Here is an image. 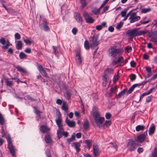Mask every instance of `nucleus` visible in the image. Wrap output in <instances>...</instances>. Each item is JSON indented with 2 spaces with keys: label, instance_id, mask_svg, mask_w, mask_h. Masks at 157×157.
<instances>
[{
  "label": "nucleus",
  "instance_id": "f257e3e1",
  "mask_svg": "<svg viewBox=\"0 0 157 157\" xmlns=\"http://www.w3.org/2000/svg\"><path fill=\"white\" fill-rule=\"evenodd\" d=\"M93 116L95 123L99 127H102V124L105 121L103 117H100V114L96 108H94L93 110Z\"/></svg>",
  "mask_w": 157,
  "mask_h": 157
},
{
  "label": "nucleus",
  "instance_id": "f03ea898",
  "mask_svg": "<svg viewBox=\"0 0 157 157\" xmlns=\"http://www.w3.org/2000/svg\"><path fill=\"white\" fill-rule=\"evenodd\" d=\"M89 39L90 42H91L90 44V47L92 49L95 48L94 51V53H95L98 49V47H97L99 42L98 40V36H94L90 37Z\"/></svg>",
  "mask_w": 157,
  "mask_h": 157
},
{
  "label": "nucleus",
  "instance_id": "7ed1b4c3",
  "mask_svg": "<svg viewBox=\"0 0 157 157\" xmlns=\"http://www.w3.org/2000/svg\"><path fill=\"white\" fill-rule=\"evenodd\" d=\"M111 70L108 69L105 71L104 75L102 76V80L103 82L102 85L103 86H105L107 83L110 82V81L109 80V78L110 76L108 75L107 74L108 72L109 74H110L111 73Z\"/></svg>",
  "mask_w": 157,
  "mask_h": 157
},
{
  "label": "nucleus",
  "instance_id": "20e7f679",
  "mask_svg": "<svg viewBox=\"0 0 157 157\" xmlns=\"http://www.w3.org/2000/svg\"><path fill=\"white\" fill-rule=\"evenodd\" d=\"M6 139L8 143L7 148L10 150V152L13 156L15 155V148L12 142L11 139L10 135L7 136Z\"/></svg>",
  "mask_w": 157,
  "mask_h": 157
},
{
  "label": "nucleus",
  "instance_id": "39448f33",
  "mask_svg": "<svg viewBox=\"0 0 157 157\" xmlns=\"http://www.w3.org/2000/svg\"><path fill=\"white\" fill-rule=\"evenodd\" d=\"M127 146L129 150L132 151L136 149V147L138 146V144L136 140L131 139L129 140Z\"/></svg>",
  "mask_w": 157,
  "mask_h": 157
},
{
  "label": "nucleus",
  "instance_id": "423d86ee",
  "mask_svg": "<svg viewBox=\"0 0 157 157\" xmlns=\"http://www.w3.org/2000/svg\"><path fill=\"white\" fill-rule=\"evenodd\" d=\"M109 55L113 58L116 57L118 54L120 53L121 52L119 49L116 48V46H113L109 49Z\"/></svg>",
  "mask_w": 157,
  "mask_h": 157
},
{
  "label": "nucleus",
  "instance_id": "0eeeda50",
  "mask_svg": "<svg viewBox=\"0 0 157 157\" xmlns=\"http://www.w3.org/2000/svg\"><path fill=\"white\" fill-rule=\"evenodd\" d=\"M83 16L86 23L92 24L94 22V19L90 16L87 12H84L83 13Z\"/></svg>",
  "mask_w": 157,
  "mask_h": 157
},
{
  "label": "nucleus",
  "instance_id": "6e6552de",
  "mask_svg": "<svg viewBox=\"0 0 157 157\" xmlns=\"http://www.w3.org/2000/svg\"><path fill=\"white\" fill-rule=\"evenodd\" d=\"M0 43L3 45H4L5 44H6V45L3 46L2 47V48L5 50H6L10 45L9 40H6L5 38L4 37H2L0 39Z\"/></svg>",
  "mask_w": 157,
  "mask_h": 157
},
{
  "label": "nucleus",
  "instance_id": "1a4fd4ad",
  "mask_svg": "<svg viewBox=\"0 0 157 157\" xmlns=\"http://www.w3.org/2000/svg\"><path fill=\"white\" fill-rule=\"evenodd\" d=\"M138 29L136 28L132 29H129L127 32L126 34L128 36L132 38L137 36V31Z\"/></svg>",
  "mask_w": 157,
  "mask_h": 157
},
{
  "label": "nucleus",
  "instance_id": "9d476101",
  "mask_svg": "<svg viewBox=\"0 0 157 157\" xmlns=\"http://www.w3.org/2000/svg\"><path fill=\"white\" fill-rule=\"evenodd\" d=\"M93 153L95 157L98 156L100 152V151L98 145L94 144L93 145Z\"/></svg>",
  "mask_w": 157,
  "mask_h": 157
},
{
  "label": "nucleus",
  "instance_id": "9b49d317",
  "mask_svg": "<svg viewBox=\"0 0 157 157\" xmlns=\"http://www.w3.org/2000/svg\"><path fill=\"white\" fill-rule=\"evenodd\" d=\"M37 66L39 72L43 76L46 78H48V76L47 73L42 66L39 64Z\"/></svg>",
  "mask_w": 157,
  "mask_h": 157
},
{
  "label": "nucleus",
  "instance_id": "f8f14e48",
  "mask_svg": "<svg viewBox=\"0 0 157 157\" xmlns=\"http://www.w3.org/2000/svg\"><path fill=\"white\" fill-rule=\"evenodd\" d=\"M65 122L67 125L70 127L73 128L75 126V122L73 121L69 120L67 117L66 118Z\"/></svg>",
  "mask_w": 157,
  "mask_h": 157
},
{
  "label": "nucleus",
  "instance_id": "ddd939ff",
  "mask_svg": "<svg viewBox=\"0 0 157 157\" xmlns=\"http://www.w3.org/2000/svg\"><path fill=\"white\" fill-rule=\"evenodd\" d=\"M41 25H42L43 28V30L46 31H48L50 30L49 27L48 25V24L47 22L46 19L44 20L43 23L41 24Z\"/></svg>",
  "mask_w": 157,
  "mask_h": 157
},
{
  "label": "nucleus",
  "instance_id": "4468645a",
  "mask_svg": "<svg viewBox=\"0 0 157 157\" xmlns=\"http://www.w3.org/2000/svg\"><path fill=\"white\" fill-rule=\"evenodd\" d=\"M155 36H157V19L154 20L152 23Z\"/></svg>",
  "mask_w": 157,
  "mask_h": 157
},
{
  "label": "nucleus",
  "instance_id": "2eb2a0df",
  "mask_svg": "<svg viewBox=\"0 0 157 157\" xmlns=\"http://www.w3.org/2000/svg\"><path fill=\"white\" fill-rule=\"evenodd\" d=\"M44 140L46 144H51L52 143V139L51 136L48 134L45 135L44 136Z\"/></svg>",
  "mask_w": 157,
  "mask_h": 157
},
{
  "label": "nucleus",
  "instance_id": "dca6fc26",
  "mask_svg": "<svg viewBox=\"0 0 157 157\" xmlns=\"http://www.w3.org/2000/svg\"><path fill=\"white\" fill-rule=\"evenodd\" d=\"M146 137V135L144 134H141L137 136V141L140 143H142Z\"/></svg>",
  "mask_w": 157,
  "mask_h": 157
},
{
  "label": "nucleus",
  "instance_id": "f3484780",
  "mask_svg": "<svg viewBox=\"0 0 157 157\" xmlns=\"http://www.w3.org/2000/svg\"><path fill=\"white\" fill-rule=\"evenodd\" d=\"M74 17L75 20L78 22H82L83 21V19L78 13H75Z\"/></svg>",
  "mask_w": 157,
  "mask_h": 157
},
{
  "label": "nucleus",
  "instance_id": "a211bd4d",
  "mask_svg": "<svg viewBox=\"0 0 157 157\" xmlns=\"http://www.w3.org/2000/svg\"><path fill=\"white\" fill-rule=\"evenodd\" d=\"M80 146L81 144L79 142H74L73 144V145H72V146H74V147L76 149L77 153L79 152L81 150L79 147Z\"/></svg>",
  "mask_w": 157,
  "mask_h": 157
},
{
  "label": "nucleus",
  "instance_id": "6ab92c4d",
  "mask_svg": "<svg viewBox=\"0 0 157 157\" xmlns=\"http://www.w3.org/2000/svg\"><path fill=\"white\" fill-rule=\"evenodd\" d=\"M40 130L42 133H44L48 132L49 131V129L47 126L42 125L40 127Z\"/></svg>",
  "mask_w": 157,
  "mask_h": 157
},
{
  "label": "nucleus",
  "instance_id": "aec40b11",
  "mask_svg": "<svg viewBox=\"0 0 157 157\" xmlns=\"http://www.w3.org/2000/svg\"><path fill=\"white\" fill-rule=\"evenodd\" d=\"M76 56L77 57V59H76V64L78 65H81L82 63V59L80 54L79 53H78L76 55Z\"/></svg>",
  "mask_w": 157,
  "mask_h": 157
},
{
  "label": "nucleus",
  "instance_id": "412c9836",
  "mask_svg": "<svg viewBox=\"0 0 157 157\" xmlns=\"http://www.w3.org/2000/svg\"><path fill=\"white\" fill-rule=\"evenodd\" d=\"M59 113L58 114V118L56 120V124L58 126L61 124V123L62 122V118L60 112H59Z\"/></svg>",
  "mask_w": 157,
  "mask_h": 157
},
{
  "label": "nucleus",
  "instance_id": "4be33fe9",
  "mask_svg": "<svg viewBox=\"0 0 157 157\" xmlns=\"http://www.w3.org/2000/svg\"><path fill=\"white\" fill-rule=\"evenodd\" d=\"M155 130V127L154 124H152L150 127L148 131L149 134L150 135H152Z\"/></svg>",
  "mask_w": 157,
  "mask_h": 157
},
{
  "label": "nucleus",
  "instance_id": "5701e85b",
  "mask_svg": "<svg viewBox=\"0 0 157 157\" xmlns=\"http://www.w3.org/2000/svg\"><path fill=\"white\" fill-rule=\"evenodd\" d=\"M85 143L87 145L86 147L89 150H90L92 144V141L90 140H85Z\"/></svg>",
  "mask_w": 157,
  "mask_h": 157
},
{
  "label": "nucleus",
  "instance_id": "b1692460",
  "mask_svg": "<svg viewBox=\"0 0 157 157\" xmlns=\"http://www.w3.org/2000/svg\"><path fill=\"white\" fill-rule=\"evenodd\" d=\"M112 124V122L111 120H106L104 123H103L102 127H109Z\"/></svg>",
  "mask_w": 157,
  "mask_h": 157
},
{
  "label": "nucleus",
  "instance_id": "393cba45",
  "mask_svg": "<svg viewBox=\"0 0 157 157\" xmlns=\"http://www.w3.org/2000/svg\"><path fill=\"white\" fill-rule=\"evenodd\" d=\"M16 68L18 71L24 73H27V71L25 69L20 66H17L16 67Z\"/></svg>",
  "mask_w": 157,
  "mask_h": 157
},
{
  "label": "nucleus",
  "instance_id": "a878e982",
  "mask_svg": "<svg viewBox=\"0 0 157 157\" xmlns=\"http://www.w3.org/2000/svg\"><path fill=\"white\" fill-rule=\"evenodd\" d=\"M123 59V57L122 56H119L117 59L114 60L113 61V63L114 65L118 64Z\"/></svg>",
  "mask_w": 157,
  "mask_h": 157
},
{
  "label": "nucleus",
  "instance_id": "bb28decb",
  "mask_svg": "<svg viewBox=\"0 0 157 157\" xmlns=\"http://www.w3.org/2000/svg\"><path fill=\"white\" fill-rule=\"evenodd\" d=\"M16 47L17 50L21 49L22 47V42L21 40L17 41Z\"/></svg>",
  "mask_w": 157,
  "mask_h": 157
},
{
  "label": "nucleus",
  "instance_id": "cd10ccee",
  "mask_svg": "<svg viewBox=\"0 0 157 157\" xmlns=\"http://www.w3.org/2000/svg\"><path fill=\"white\" fill-rule=\"evenodd\" d=\"M83 127L85 130L87 129L89 127V123L88 121L86 120L83 123Z\"/></svg>",
  "mask_w": 157,
  "mask_h": 157
},
{
  "label": "nucleus",
  "instance_id": "c85d7f7f",
  "mask_svg": "<svg viewBox=\"0 0 157 157\" xmlns=\"http://www.w3.org/2000/svg\"><path fill=\"white\" fill-rule=\"evenodd\" d=\"M147 31L146 29L144 30H141L140 31H137V36L143 35L146 33H147Z\"/></svg>",
  "mask_w": 157,
  "mask_h": 157
},
{
  "label": "nucleus",
  "instance_id": "c756f323",
  "mask_svg": "<svg viewBox=\"0 0 157 157\" xmlns=\"http://www.w3.org/2000/svg\"><path fill=\"white\" fill-rule=\"evenodd\" d=\"M137 86V85L135 84L133 85L128 90L127 92V94H131L134 88Z\"/></svg>",
  "mask_w": 157,
  "mask_h": 157
},
{
  "label": "nucleus",
  "instance_id": "7c9ffc66",
  "mask_svg": "<svg viewBox=\"0 0 157 157\" xmlns=\"http://www.w3.org/2000/svg\"><path fill=\"white\" fill-rule=\"evenodd\" d=\"M144 128L145 126L143 125H138L136 127V130L137 132H138L144 130Z\"/></svg>",
  "mask_w": 157,
  "mask_h": 157
},
{
  "label": "nucleus",
  "instance_id": "2f4dec72",
  "mask_svg": "<svg viewBox=\"0 0 157 157\" xmlns=\"http://www.w3.org/2000/svg\"><path fill=\"white\" fill-rule=\"evenodd\" d=\"M117 87V86H115L114 87L111 88L110 89V93H109V94L110 96H111L112 93H114L115 92V91Z\"/></svg>",
  "mask_w": 157,
  "mask_h": 157
},
{
  "label": "nucleus",
  "instance_id": "473e14b6",
  "mask_svg": "<svg viewBox=\"0 0 157 157\" xmlns=\"http://www.w3.org/2000/svg\"><path fill=\"white\" fill-rule=\"evenodd\" d=\"M80 3L82 4L81 8L82 10L87 5V3L86 2V0H80Z\"/></svg>",
  "mask_w": 157,
  "mask_h": 157
},
{
  "label": "nucleus",
  "instance_id": "72a5a7b5",
  "mask_svg": "<svg viewBox=\"0 0 157 157\" xmlns=\"http://www.w3.org/2000/svg\"><path fill=\"white\" fill-rule=\"evenodd\" d=\"M90 44H89L88 41V40H85L84 43V46L85 48L87 50H89L90 48Z\"/></svg>",
  "mask_w": 157,
  "mask_h": 157
},
{
  "label": "nucleus",
  "instance_id": "f704fd0d",
  "mask_svg": "<svg viewBox=\"0 0 157 157\" xmlns=\"http://www.w3.org/2000/svg\"><path fill=\"white\" fill-rule=\"evenodd\" d=\"M140 17L139 16H136L134 17L133 19L130 20V22L131 23H133L135 21H137L140 19Z\"/></svg>",
  "mask_w": 157,
  "mask_h": 157
},
{
  "label": "nucleus",
  "instance_id": "c9c22d12",
  "mask_svg": "<svg viewBox=\"0 0 157 157\" xmlns=\"http://www.w3.org/2000/svg\"><path fill=\"white\" fill-rule=\"evenodd\" d=\"M19 56L20 59H22L24 58H27V56L24 52H21L19 54Z\"/></svg>",
  "mask_w": 157,
  "mask_h": 157
},
{
  "label": "nucleus",
  "instance_id": "e433bc0d",
  "mask_svg": "<svg viewBox=\"0 0 157 157\" xmlns=\"http://www.w3.org/2000/svg\"><path fill=\"white\" fill-rule=\"evenodd\" d=\"M151 10V9L150 8H144L142 9L141 12V13H146L150 12Z\"/></svg>",
  "mask_w": 157,
  "mask_h": 157
},
{
  "label": "nucleus",
  "instance_id": "4c0bfd02",
  "mask_svg": "<svg viewBox=\"0 0 157 157\" xmlns=\"http://www.w3.org/2000/svg\"><path fill=\"white\" fill-rule=\"evenodd\" d=\"M147 36L149 37H151V38L152 37H155V35L154 34V31L153 32H151L149 30H147Z\"/></svg>",
  "mask_w": 157,
  "mask_h": 157
},
{
  "label": "nucleus",
  "instance_id": "58836bf2",
  "mask_svg": "<svg viewBox=\"0 0 157 157\" xmlns=\"http://www.w3.org/2000/svg\"><path fill=\"white\" fill-rule=\"evenodd\" d=\"M62 109L65 111H68V108L66 104V103L63 102V105L61 107Z\"/></svg>",
  "mask_w": 157,
  "mask_h": 157
},
{
  "label": "nucleus",
  "instance_id": "ea45409f",
  "mask_svg": "<svg viewBox=\"0 0 157 157\" xmlns=\"http://www.w3.org/2000/svg\"><path fill=\"white\" fill-rule=\"evenodd\" d=\"M63 131H62L57 130V137L58 139H59L62 136Z\"/></svg>",
  "mask_w": 157,
  "mask_h": 157
},
{
  "label": "nucleus",
  "instance_id": "a19ab883",
  "mask_svg": "<svg viewBox=\"0 0 157 157\" xmlns=\"http://www.w3.org/2000/svg\"><path fill=\"white\" fill-rule=\"evenodd\" d=\"M5 123V120L2 114H0V124L3 125Z\"/></svg>",
  "mask_w": 157,
  "mask_h": 157
},
{
  "label": "nucleus",
  "instance_id": "79ce46f5",
  "mask_svg": "<svg viewBox=\"0 0 157 157\" xmlns=\"http://www.w3.org/2000/svg\"><path fill=\"white\" fill-rule=\"evenodd\" d=\"M65 94L66 95V97L67 99L69 100L71 99V94L70 91H66Z\"/></svg>",
  "mask_w": 157,
  "mask_h": 157
},
{
  "label": "nucleus",
  "instance_id": "37998d69",
  "mask_svg": "<svg viewBox=\"0 0 157 157\" xmlns=\"http://www.w3.org/2000/svg\"><path fill=\"white\" fill-rule=\"evenodd\" d=\"M92 12L95 15H97L100 13V11L99 9L94 8L92 10Z\"/></svg>",
  "mask_w": 157,
  "mask_h": 157
},
{
  "label": "nucleus",
  "instance_id": "c03bdc74",
  "mask_svg": "<svg viewBox=\"0 0 157 157\" xmlns=\"http://www.w3.org/2000/svg\"><path fill=\"white\" fill-rule=\"evenodd\" d=\"M23 40L25 43L26 44H30L32 43V42L29 39H25L23 38Z\"/></svg>",
  "mask_w": 157,
  "mask_h": 157
},
{
  "label": "nucleus",
  "instance_id": "a18cd8bd",
  "mask_svg": "<svg viewBox=\"0 0 157 157\" xmlns=\"http://www.w3.org/2000/svg\"><path fill=\"white\" fill-rule=\"evenodd\" d=\"M152 156L157 157V148H155L152 154Z\"/></svg>",
  "mask_w": 157,
  "mask_h": 157
},
{
  "label": "nucleus",
  "instance_id": "49530a36",
  "mask_svg": "<svg viewBox=\"0 0 157 157\" xmlns=\"http://www.w3.org/2000/svg\"><path fill=\"white\" fill-rule=\"evenodd\" d=\"M123 22H120V23H118L117 26H116V29H120L122 26H123Z\"/></svg>",
  "mask_w": 157,
  "mask_h": 157
},
{
  "label": "nucleus",
  "instance_id": "de8ad7c7",
  "mask_svg": "<svg viewBox=\"0 0 157 157\" xmlns=\"http://www.w3.org/2000/svg\"><path fill=\"white\" fill-rule=\"evenodd\" d=\"M26 98L29 101H36V100L34 98H33L30 97L29 95H27L26 96Z\"/></svg>",
  "mask_w": 157,
  "mask_h": 157
},
{
  "label": "nucleus",
  "instance_id": "09e8293b",
  "mask_svg": "<svg viewBox=\"0 0 157 157\" xmlns=\"http://www.w3.org/2000/svg\"><path fill=\"white\" fill-rule=\"evenodd\" d=\"M112 115L109 113H107L105 115V117L106 119L109 120L111 117Z\"/></svg>",
  "mask_w": 157,
  "mask_h": 157
},
{
  "label": "nucleus",
  "instance_id": "8fccbe9b",
  "mask_svg": "<svg viewBox=\"0 0 157 157\" xmlns=\"http://www.w3.org/2000/svg\"><path fill=\"white\" fill-rule=\"evenodd\" d=\"M119 75H115L113 78V81L114 83H115L118 79Z\"/></svg>",
  "mask_w": 157,
  "mask_h": 157
},
{
  "label": "nucleus",
  "instance_id": "3c124183",
  "mask_svg": "<svg viewBox=\"0 0 157 157\" xmlns=\"http://www.w3.org/2000/svg\"><path fill=\"white\" fill-rule=\"evenodd\" d=\"M136 75L135 74H132L130 75V79L132 81L134 80L136 78Z\"/></svg>",
  "mask_w": 157,
  "mask_h": 157
},
{
  "label": "nucleus",
  "instance_id": "603ef678",
  "mask_svg": "<svg viewBox=\"0 0 157 157\" xmlns=\"http://www.w3.org/2000/svg\"><path fill=\"white\" fill-rule=\"evenodd\" d=\"M14 36L16 40H19L21 38V36L18 33H16L14 35Z\"/></svg>",
  "mask_w": 157,
  "mask_h": 157
},
{
  "label": "nucleus",
  "instance_id": "864d4df0",
  "mask_svg": "<svg viewBox=\"0 0 157 157\" xmlns=\"http://www.w3.org/2000/svg\"><path fill=\"white\" fill-rule=\"evenodd\" d=\"M0 132L1 134V136L2 137H4L5 135V132L3 127H2L1 129V130Z\"/></svg>",
  "mask_w": 157,
  "mask_h": 157
},
{
  "label": "nucleus",
  "instance_id": "5fc2aeb1",
  "mask_svg": "<svg viewBox=\"0 0 157 157\" xmlns=\"http://www.w3.org/2000/svg\"><path fill=\"white\" fill-rule=\"evenodd\" d=\"M147 82V81H143L140 83L136 84L137 85V86H140L142 85L144 86Z\"/></svg>",
  "mask_w": 157,
  "mask_h": 157
},
{
  "label": "nucleus",
  "instance_id": "6e6d98bb",
  "mask_svg": "<svg viewBox=\"0 0 157 157\" xmlns=\"http://www.w3.org/2000/svg\"><path fill=\"white\" fill-rule=\"evenodd\" d=\"M6 81L7 85L9 86L10 87H11L12 85V82L8 81L7 79L6 80Z\"/></svg>",
  "mask_w": 157,
  "mask_h": 157
},
{
  "label": "nucleus",
  "instance_id": "4d7b16f0",
  "mask_svg": "<svg viewBox=\"0 0 157 157\" xmlns=\"http://www.w3.org/2000/svg\"><path fill=\"white\" fill-rule=\"evenodd\" d=\"M136 16V13H132L131 14L129 18V19L131 20V19H133L134 17H135Z\"/></svg>",
  "mask_w": 157,
  "mask_h": 157
},
{
  "label": "nucleus",
  "instance_id": "13d9d810",
  "mask_svg": "<svg viewBox=\"0 0 157 157\" xmlns=\"http://www.w3.org/2000/svg\"><path fill=\"white\" fill-rule=\"evenodd\" d=\"M132 49V48L130 46H127L125 48V50L127 51V52H129Z\"/></svg>",
  "mask_w": 157,
  "mask_h": 157
},
{
  "label": "nucleus",
  "instance_id": "bf43d9fd",
  "mask_svg": "<svg viewBox=\"0 0 157 157\" xmlns=\"http://www.w3.org/2000/svg\"><path fill=\"white\" fill-rule=\"evenodd\" d=\"M72 32L74 35H76L77 32V28H74L72 30Z\"/></svg>",
  "mask_w": 157,
  "mask_h": 157
},
{
  "label": "nucleus",
  "instance_id": "052dcab7",
  "mask_svg": "<svg viewBox=\"0 0 157 157\" xmlns=\"http://www.w3.org/2000/svg\"><path fill=\"white\" fill-rule=\"evenodd\" d=\"M131 66L132 67H135L136 65V63L134 61H131L130 63Z\"/></svg>",
  "mask_w": 157,
  "mask_h": 157
},
{
  "label": "nucleus",
  "instance_id": "680f3d73",
  "mask_svg": "<svg viewBox=\"0 0 157 157\" xmlns=\"http://www.w3.org/2000/svg\"><path fill=\"white\" fill-rule=\"evenodd\" d=\"M150 21L149 20H148L146 21H143L142 20H141L140 21V23H141V24H142L144 25V24H146L149 23V22H150Z\"/></svg>",
  "mask_w": 157,
  "mask_h": 157
},
{
  "label": "nucleus",
  "instance_id": "e2e57ef3",
  "mask_svg": "<svg viewBox=\"0 0 157 157\" xmlns=\"http://www.w3.org/2000/svg\"><path fill=\"white\" fill-rule=\"evenodd\" d=\"M58 126V129L57 130L62 131H63L64 130L63 127V126L62 124H61L59 125V126Z\"/></svg>",
  "mask_w": 157,
  "mask_h": 157
},
{
  "label": "nucleus",
  "instance_id": "0e129e2a",
  "mask_svg": "<svg viewBox=\"0 0 157 157\" xmlns=\"http://www.w3.org/2000/svg\"><path fill=\"white\" fill-rule=\"evenodd\" d=\"M149 58V56L147 54L145 53L143 55V59L145 60H147Z\"/></svg>",
  "mask_w": 157,
  "mask_h": 157
},
{
  "label": "nucleus",
  "instance_id": "69168bd1",
  "mask_svg": "<svg viewBox=\"0 0 157 157\" xmlns=\"http://www.w3.org/2000/svg\"><path fill=\"white\" fill-rule=\"evenodd\" d=\"M102 28H103L102 27L101 25H98L96 26V30L99 31L101 30Z\"/></svg>",
  "mask_w": 157,
  "mask_h": 157
},
{
  "label": "nucleus",
  "instance_id": "338daca9",
  "mask_svg": "<svg viewBox=\"0 0 157 157\" xmlns=\"http://www.w3.org/2000/svg\"><path fill=\"white\" fill-rule=\"evenodd\" d=\"M62 101L60 99H57L56 101V103L59 105L62 104Z\"/></svg>",
  "mask_w": 157,
  "mask_h": 157
},
{
  "label": "nucleus",
  "instance_id": "774afa93",
  "mask_svg": "<svg viewBox=\"0 0 157 157\" xmlns=\"http://www.w3.org/2000/svg\"><path fill=\"white\" fill-rule=\"evenodd\" d=\"M152 96H148L146 99V102H149L151 100Z\"/></svg>",
  "mask_w": 157,
  "mask_h": 157
}]
</instances>
